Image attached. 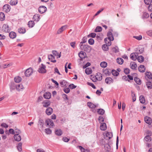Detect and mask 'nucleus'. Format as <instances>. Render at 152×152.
<instances>
[{"mask_svg": "<svg viewBox=\"0 0 152 152\" xmlns=\"http://www.w3.org/2000/svg\"><path fill=\"white\" fill-rule=\"evenodd\" d=\"M46 66L45 65L43 64H42L41 65L39 66L38 71L40 73H45L46 72V70L45 69Z\"/></svg>", "mask_w": 152, "mask_h": 152, "instance_id": "nucleus-1", "label": "nucleus"}, {"mask_svg": "<svg viewBox=\"0 0 152 152\" xmlns=\"http://www.w3.org/2000/svg\"><path fill=\"white\" fill-rule=\"evenodd\" d=\"M2 31L5 32H9L10 30L8 25L7 24H4L3 25L2 28Z\"/></svg>", "mask_w": 152, "mask_h": 152, "instance_id": "nucleus-2", "label": "nucleus"}, {"mask_svg": "<svg viewBox=\"0 0 152 152\" xmlns=\"http://www.w3.org/2000/svg\"><path fill=\"white\" fill-rule=\"evenodd\" d=\"M33 72V71L32 69L29 68L26 70L25 72V74L26 76L29 77L32 75Z\"/></svg>", "mask_w": 152, "mask_h": 152, "instance_id": "nucleus-3", "label": "nucleus"}, {"mask_svg": "<svg viewBox=\"0 0 152 152\" xmlns=\"http://www.w3.org/2000/svg\"><path fill=\"white\" fill-rule=\"evenodd\" d=\"M39 12L41 13L42 14L45 12L47 10L46 7L44 6H41L39 7Z\"/></svg>", "mask_w": 152, "mask_h": 152, "instance_id": "nucleus-4", "label": "nucleus"}, {"mask_svg": "<svg viewBox=\"0 0 152 152\" xmlns=\"http://www.w3.org/2000/svg\"><path fill=\"white\" fill-rule=\"evenodd\" d=\"M80 48L81 49L86 51H88L89 50L90 46L88 45H83L82 44L80 45Z\"/></svg>", "mask_w": 152, "mask_h": 152, "instance_id": "nucleus-5", "label": "nucleus"}, {"mask_svg": "<svg viewBox=\"0 0 152 152\" xmlns=\"http://www.w3.org/2000/svg\"><path fill=\"white\" fill-rule=\"evenodd\" d=\"M78 56L80 58V61H82L83 59L85 58L86 56V53L85 52L83 51H81L78 53Z\"/></svg>", "mask_w": 152, "mask_h": 152, "instance_id": "nucleus-6", "label": "nucleus"}, {"mask_svg": "<svg viewBox=\"0 0 152 152\" xmlns=\"http://www.w3.org/2000/svg\"><path fill=\"white\" fill-rule=\"evenodd\" d=\"M46 123L47 125H50V127H53L54 126V125L53 121L50 119H47L46 120Z\"/></svg>", "mask_w": 152, "mask_h": 152, "instance_id": "nucleus-7", "label": "nucleus"}, {"mask_svg": "<svg viewBox=\"0 0 152 152\" xmlns=\"http://www.w3.org/2000/svg\"><path fill=\"white\" fill-rule=\"evenodd\" d=\"M138 56V54L137 53H132L130 54V58L132 60L134 61L137 58Z\"/></svg>", "mask_w": 152, "mask_h": 152, "instance_id": "nucleus-8", "label": "nucleus"}, {"mask_svg": "<svg viewBox=\"0 0 152 152\" xmlns=\"http://www.w3.org/2000/svg\"><path fill=\"white\" fill-rule=\"evenodd\" d=\"M38 124L39 130H43L44 124V121L43 120L40 119L38 121Z\"/></svg>", "mask_w": 152, "mask_h": 152, "instance_id": "nucleus-9", "label": "nucleus"}, {"mask_svg": "<svg viewBox=\"0 0 152 152\" xmlns=\"http://www.w3.org/2000/svg\"><path fill=\"white\" fill-rule=\"evenodd\" d=\"M3 10L7 12H9L10 10V6L8 4H5L3 7Z\"/></svg>", "mask_w": 152, "mask_h": 152, "instance_id": "nucleus-10", "label": "nucleus"}, {"mask_svg": "<svg viewBox=\"0 0 152 152\" xmlns=\"http://www.w3.org/2000/svg\"><path fill=\"white\" fill-rule=\"evenodd\" d=\"M144 120L146 123L149 125L151 124L152 122L151 118L147 116L145 117Z\"/></svg>", "mask_w": 152, "mask_h": 152, "instance_id": "nucleus-11", "label": "nucleus"}, {"mask_svg": "<svg viewBox=\"0 0 152 152\" xmlns=\"http://www.w3.org/2000/svg\"><path fill=\"white\" fill-rule=\"evenodd\" d=\"M67 27V25H65L62 26L58 30L57 33L58 34H60L64 30H65Z\"/></svg>", "mask_w": 152, "mask_h": 152, "instance_id": "nucleus-12", "label": "nucleus"}, {"mask_svg": "<svg viewBox=\"0 0 152 152\" xmlns=\"http://www.w3.org/2000/svg\"><path fill=\"white\" fill-rule=\"evenodd\" d=\"M53 112V109L50 107H49L46 110V113L48 115H51Z\"/></svg>", "mask_w": 152, "mask_h": 152, "instance_id": "nucleus-13", "label": "nucleus"}, {"mask_svg": "<svg viewBox=\"0 0 152 152\" xmlns=\"http://www.w3.org/2000/svg\"><path fill=\"white\" fill-rule=\"evenodd\" d=\"M14 138L15 141L18 142L20 141L21 139L20 136L19 134H14Z\"/></svg>", "mask_w": 152, "mask_h": 152, "instance_id": "nucleus-14", "label": "nucleus"}, {"mask_svg": "<svg viewBox=\"0 0 152 152\" xmlns=\"http://www.w3.org/2000/svg\"><path fill=\"white\" fill-rule=\"evenodd\" d=\"M42 103L43 104V106L45 107H48L50 104V102L48 100H45L43 101Z\"/></svg>", "mask_w": 152, "mask_h": 152, "instance_id": "nucleus-15", "label": "nucleus"}, {"mask_svg": "<svg viewBox=\"0 0 152 152\" xmlns=\"http://www.w3.org/2000/svg\"><path fill=\"white\" fill-rule=\"evenodd\" d=\"M48 59L49 61L55 63L56 62V60L55 59V57L53 55L51 54L49 55Z\"/></svg>", "mask_w": 152, "mask_h": 152, "instance_id": "nucleus-16", "label": "nucleus"}, {"mask_svg": "<svg viewBox=\"0 0 152 152\" xmlns=\"http://www.w3.org/2000/svg\"><path fill=\"white\" fill-rule=\"evenodd\" d=\"M105 82L107 84H110L113 83V80L111 77H107L105 79Z\"/></svg>", "mask_w": 152, "mask_h": 152, "instance_id": "nucleus-17", "label": "nucleus"}, {"mask_svg": "<svg viewBox=\"0 0 152 152\" xmlns=\"http://www.w3.org/2000/svg\"><path fill=\"white\" fill-rule=\"evenodd\" d=\"M33 19L34 21L37 22L40 19V16L38 14H36L33 16Z\"/></svg>", "mask_w": 152, "mask_h": 152, "instance_id": "nucleus-18", "label": "nucleus"}, {"mask_svg": "<svg viewBox=\"0 0 152 152\" xmlns=\"http://www.w3.org/2000/svg\"><path fill=\"white\" fill-rule=\"evenodd\" d=\"M107 35L108 37V39L110 40L113 41L114 38L112 33L111 32L109 31L107 33Z\"/></svg>", "mask_w": 152, "mask_h": 152, "instance_id": "nucleus-19", "label": "nucleus"}, {"mask_svg": "<svg viewBox=\"0 0 152 152\" xmlns=\"http://www.w3.org/2000/svg\"><path fill=\"white\" fill-rule=\"evenodd\" d=\"M51 96V94L49 92H47L44 94L43 95L44 97L47 99H49L50 98Z\"/></svg>", "mask_w": 152, "mask_h": 152, "instance_id": "nucleus-20", "label": "nucleus"}, {"mask_svg": "<svg viewBox=\"0 0 152 152\" xmlns=\"http://www.w3.org/2000/svg\"><path fill=\"white\" fill-rule=\"evenodd\" d=\"M9 35L11 38L14 39L16 37V34L15 32L12 31L9 33Z\"/></svg>", "mask_w": 152, "mask_h": 152, "instance_id": "nucleus-21", "label": "nucleus"}, {"mask_svg": "<svg viewBox=\"0 0 152 152\" xmlns=\"http://www.w3.org/2000/svg\"><path fill=\"white\" fill-rule=\"evenodd\" d=\"M55 134L58 136H60L62 134V132L60 129H56L55 130Z\"/></svg>", "mask_w": 152, "mask_h": 152, "instance_id": "nucleus-22", "label": "nucleus"}, {"mask_svg": "<svg viewBox=\"0 0 152 152\" xmlns=\"http://www.w3.org/2000/svg\"><path fill=\"white\" fill-rule=\"evenodd\" d=\"M15 86H16L17 90L19 91H20L21 90L24 88V87L21 84H18L17 85H15Z\"/></svg>", "mask_w": 152, "mask_h": 152, "instance_id": "nucleus-23", "label": "nucleus"}, {"mask_svg": "<svg viewBox=\"0 0 152 152\" xmlns=\"http://www.w3.org/2000/svg\"><path fill=\"white\" fill-rule=\"evenodd\" d=\"M138 70L139 72H145V66L143 65H140L138 68Z\"/></svg>", "mask_w": 152, "mask_h": 152, "instance_id": "nucleus-24", "label": "nucleus"}, {"mask_svg": "<svg viewBox=\"0 0 152 152\" xmlns=\"http://www.w3.org/2000/svg\"><path fill=\"white\" fill-rule=\"evenodd\" d=\"M100 129L104 131L107 129L106 124L105 123H102L100 126Z\"/></svg>", "mask_w": 152, "mask_h": 152, "instance_id": "nucleus-25", "label": "nucleus"}, {"mask_svg": "<svg viewBox=\"0 0 152 152\" xmlns=\"http://www.w3.org/2000/svg\"><path fill=\"white\" fill-rule=\"evenodd\" d=\"M130 66L131 69H134L137 66V65L135 62H132L130 64Z\"/></svg>", "mask_w": 152, "mask_h": 152, "instance_id": "nucleus-26", "label": "nucleus"}, {"mask_svg": "<svg viewBox=\"0 0 152 152\" xmlns=\"http://www.w3.org/2000/svg\"><path fill=\"white\" fill-rule=\"evenodd\" d=\"M85 73L87 75L91 74L92 72L91 69L90 68H87L85 70Z\"/></svg>", "mask_w": 152, "mask_h": 152, "instance_id": "nucleus-27", "label": "nucleus"}, {"mask_svg": "<svg viewBox=\"0 0 152 152\" xmlns=\"http://www.w3.org/2000/svg\"><path fill=\"white\" fill-rule=\"evenodd\" d=\"M88 106L91 108H94L96 107V106L91 102L87 103Z\"/></svg>", "mask_w": 152, "mask_h": 152, "instance_id": "nucleus-28", "label": "nucleus"}, {"mask_svg": "<svg viewBox=\"0 0 152 152\" xmlns=\"http://www.w3.org/2000/svg\"><path fill=\"white\" fill-rule=\"evenodd\" d=\"M28 25L29 28H32L34 25V23L33 21L30 20L28 23Z\"/></svg>", "mask_w": 152, "mask_h": 152, "instance_id": "nucleus-29", "label": "nucleus"}, {"mask_svg": "<svg viewBox=\"0 0 152 152\" xmlns=\"http://www.w3.org/2000/svg\"><path fill=\"white\" fill-rule=\"evenodd\" d=\"M110 40H109V39L107 38H105L104 41L105 43L108 46H110L111 45V42Z\"/></svg>", "mask_w": 152, "mask_h": 152, "instance_id": "nucleus-30", "label": "nucleus"}, {"mask_svg": "<svg viewBox=\"0 0 152 152\" xmlns=\"http://www.w3.org/2000/svg\"><path fill=\"white\" fill-rule=\"evenodd\" d=\"M18 32L21 34H24L26 32V30L24 28H21L18 29Z\"/></svg>", "mask_w": 152, "mask_h": 152, "instance_id": "nucleus-31", "label": "nucleus"}, {"mask_svg": "<svg viewBox=\"0 0 152 152\" xmlns=\"http://www.w3.org/2000/svg\"><path fill=\"white\" fill-rule=\"evenodd\" d=\"M97 112L99 114L103 115L104 114L105 111L102 109H98Z\"/></svg>", "mask_w": 152, "mask_h": 152, "instance_id": "nucleus-32", "label": "nucleus"}, {"mask_svg": "<svg viewBox=\"0 0 152 152\" xmlns=\"http://www.w3.org/2000/svg\"><path fill=\"white\" fill-rule=\"evenodd\" d=\"M140 101L141 103L143 104L145 102V100L144 96L142 95H141L140 96Z\"/></svg>", "mask_w": 152, "mask_h": 152, "instance_id": "nucleus-33", "label": "nucleus"}, {"mask_svg": "<svg viewBox=\"0 0 152 152\" xmlns=\"http://www.w3.org/2000/svg\"><path fill=\"white\" fill-rule=\"evenodd\" d=\"M15 81L16 83H19L20 82L22 78L20 77H16L14 78Z\"/></svg>", "mask_w": 152, "mask_h": 152, "instance_id": "nucleus-34", "label": "nucleus"}, {"mask_svg": "<svg viewBox=\"0 0 152 152\" xmlns=\"http://www.w3.org/2000/svg\"><path fill=\"white\" fill-rule=\"evenodd\" d=\"M117 62L119 64H122L124 62V60L121 58H118L116 60Z\"/></svg>", "mask_w": 152, "mask_h": 152, "instance_id": "nucleus-35", "label": "nucleus"}, {"mask_svg": "<svg viewBox=\"0 0 152 152\" xmlns=\"http://www.w3.org/2000/svg\"><path fill=\"white\" fill-rule=\"evenodd\" d=\"M135 82L137 84L140 85L141 83V80L138 78L135 77L134 79Z\"/></svg>", "mask_w": 152, "mask_h": 152, "instance_id": "nucleus-36", "label": "nucleus"}, {"mask_svg": "<svg viewBox=\"0 0 152 152\" xmlns=\"http://www.w3.org/2000/svg\"><path fill=\"white\" fill-rule=\"evenodd\" d=\"M137 59L139 62H142L143 61L144 58L143 56H140L137 57Z\"/></svg>", "mask_w": 152, "mask_h": 152, "instance_id": "nucleus-37", "label": "nucleus"}, {"mask_svg": "<svg viewBox=\"0 0 152 152\" xmlns=\"http://www.w3.org/2000/svg\"><path fill=\"white\" fill-rule=\"evenodd\" d=\"M106 136L108 137L109 139H110L113 137V134L111 132H108L106 134Z\"/></svg>", "mask_w": 152, "mask_h": 152, "instance_id": "nucleus-38", "label": "nucleus"}, {"mask_svg": "<svg viewBox=\"0 0 152 152\" xmlns=\"http://www.w3.org/2000/svg\"><path fill=\"white\" fill-rule=\"evenodd\" d=\"M102 49L104 51H107L108 49V45L107 44H104L102 46Z\"/></svg>", "mask_w": 152, "mask_h": 152, "instance_id": "nucleus-39", "label": "nucleus"}, {"mask_svg": "<svg viewBox=\"0 0 152 152\" xmlns=\"http://www.w3.org/2000/svg\"><path fill=\"white\" fill-rule=\"evenodd\" d=\"M52 53L53 55L56 56H58V58H60L61 57L60 54H59L55 50H53L52 51Z\"/></svg>", "mask_w": 152, "mask_h": 152, "instance_id": "nucleus-40", "label": "nucleus"}, {"mask_svg": "<svg viewBox=\"0 0 152 152\" xmlns=\"http://www.w3.org/2000/svg\"><path fill=\"white\" fill-rule=\"evenodd\" d=\"M18 3L17 0H11L10 1V4L11 5H15Z\"/></svg>", "mask_w": 152, "mask_h": 152, "instance_id": "nucleus-41", "label": "nucleus"}, {"mask_svg": "<svg viewBox=\"0 0 152 152\" xmlns=\"http://www.w3.org/2000/svg\"><path fill=\"white\" fill-rule=\"evenodd\" d=\"M131 95L132 96V100L133 102H134L136 100V97L135 96V95L134 93V92L133 91H131Z\"/></svg>", "mask_w": 152, "mask_h": 152, "instance_id": "nucleus-42", "label": "nucleus"}, {"mask_svg": "<svg viewBox=\"0 0 152 152\" xmlns=\"http://www.w3.org/2000/svg\"><path fill=\"white\" fill-rule=\"evenodd\" d=\"M100 66L101 67L103 68H105L107 66V63L104 61L101 62L100 64Z\"/></svg>", "mask_w": 152, "mask_h": 152, "instance_id": "nucleus-43", "label": "nucleus"}, {"mask_svg": "<svg viewBox=\"0 0 152 152\" xmlns=\"http://www.w3.org/2000/svg\"><path fill=\"white\" fill-rule=\"evenodd\" d=\"M102 28L101 27L99 26H97L95 30V32H100L102 31Z\"/></svg>", "mask_w": 152, "mask_h": 152, "instance_id": "nucleus-44", "label": "nucleus"}, {"mask_svg": "<svg viewBox=\"0 0 152 152\" xmlns=\"http://www.w3.org/2000/svg\"><path fill=\"white\" fill-rule=\"evenodd\" d=\"M146 76L149 79H152V74L150 72H147L146 73Z\"/></svg>", "mask_w": 152, "mask_h": 152, "instance_id": "nucleus-45", "label": "nucleus"}, {"mask_svg": "<svg viewBox=\"0 0 152 152\" xmlns=\"http://www.w3.org/2000/svg\"><path fill=\"white\" fill-rule=\"evenodd\" d=\"M45 132L48 134H50L52 133L51 130L49 128L46 129H45Z\"/></svg>", "mask_w": 152, "mask_h": 152, "instance_id": "nucleus-46", "label": "nucleus"}, {"mask_svg": "<svg viewBox=\"0 0 152 152\" xmlns=\"http://www.w3.org/2000/svg\"><path fill=\"white\" fill-rule=\"evenodd\" d=\"M5 15L2 12L0 13V20L3 21L5 18Z\"/></svg>", "mask_w": 152, "mask_h": 152, "instance_id": "nucleus-47", "label": "nucleus"}, {"mask_svg": "<svg viewBox=\"0 0 152 152\" xmlns=\"http://www.w3.org/2000/svg\"><path fill=\"white\" fill-rule=\"evenodd\" d=\"M145 140L147 142H150L151 140V138L149 135H147L144 138Z\"/></svg>", "mask_w": 152, "mask_h": 152, "instance_id": "nucleus-48", "label": "nucleus"}, {"mask_svg": "<svg viewBox=\"0 0 152 152\" xmlns=\"http://www.w3.org/2000/svg\"><path fill=\"white\" fill-rule=\"evenodd\" d=\"M112 50L113 52L115 53H117L119 51L118 48L117 46L113 48Z\"/></svg>", "mask_w": 152, "mask_h": 152, "instance_id": "nucleus-49", "label": "nucleus"}, {"mask_svg": "<svg viewBox=\"0 0 152 152\" xmlns=\"http://www.w3.org/2000/svg\"><path fill=\"white\" fill-rule=\"evenodd\" d=\"M22 143L21 142H20L18 143V146H17V148L18 150L20 151H22Z\"/></svg>", "mask_w": 152, "mask_h": 152, "instance_id": "nucleus-50", "label": "nucleus"}, {"mask_svg": "<svg viewBox=\"0 0 152 152\" xmlns=\"http://www.w3.org/2000/svg\"><path fill=\"white\" fill-rule=\"evenodd\" d=\"M77 148H79V149L81 150L82 152H86V150L84 148H83L81 146H77Z\"/></svg>", "mask_w": 152, "mask_h": 152, "instance_id": "nucleus-51", "label": "nucleus"}, {"mask_svg": "<svg viewBox=\"0 0 152 152\" xmlns=\"http://www.w3.org/2000/svg\"><path fill=\"white\" fill-rule=\"evenodd\" d=\"M146 85L148 89H151L152 88L151 83L150 82H147Z\"/></svg>", "mask_w": 152, "mask_h": 152, "instance_id": "nucleus-52", "label": "nucleus"}, {"mask_svg": "<svg viewBox=\"0 0 152 152\" xmlns=\"http://www.w3.org/2000/svg\"><path fill=\"white\" fill-rule=\"evenodd\" d=\"M70 46L73 48H75L76 47V42H72L70 43Z\"/></svg>", "mask_w": 152, "mask_h": 152, "instance_id": "nucleus-53", "label": "nucleus"}, {"mask_svg": "<svg viewBox=\"0 0 152 152\" xmlns=\"http://www.w3.org/2000/svg\"><path fill=\"white\" fill-rule=\"evenodd\" d=\"M112 73L113 75L116 76H117L119 74V73L115 70H113Z\"/></svg>", "mask_w": 152, "mask_h": 152, "instance_id": "nucleus-54", "label": "nucleus"}, {"mask_svg": "<svg viewBox=\"0 0 152 152\" xmlns=\"http://www.w3.org/2000/svg\"><path fill=\"white\" fill-rule=\"evenodd\" d=\"M88 42L90 45H92L94 43V40L93 39L91 38L88 40Z\"/></svg>", "mask_w": 152, "mask_h": 152, "instance_id": "nucleus-55", "label": "nucleus"}, {"mask_svg": "<svg viewBox=\"0 0 152 152\" xmlns=\"http://www.w3.org/2000/svg\"><path fill=\"white\" fill-rule=\"evenodd\" d=\"M149 14L148 13L146 12H145L144 13L143 15V17L145 18H148V17H149Z\"/></svg>", "mask_w": 152, "mask_h": 152, "instance_id": "nucleus-56", "label": "nucleus"}, {"mask_svg": "<svg viewBox=\"0 0 152 152\" xmlns=\"http://www.w3.org/2000/svg\"><path fill=\"white\" fill-rule=\"evenodd\" d=\"M64 91L65 93L67 94L70 92V90L69 88H64Z\"/></svg>", "mask_w": 152, "mask_h": 152, "instance_id": "nucleus-57", "label": "nucleus"}, {"mask_svg": "<svg viewBox=\"0 0 152 152\" xmlns=\"http://www.w3.org/2000/svg\"><path fill=\"white\" fill-rule=\"evenodd\" d=\"M96 34L94 33H92L88 35V37H91L92 38H94L95 37Z\"/></svg>", "mask_w": 152, "mask_h": 152, "instance_id": "nucleus-58", "label": "nucleus"}, {"mask_svg": "<svg viewBox=\"0 0 152 152\" xmlns=\"http://www.w3.org/2000/svg\"><path fill=\"white\" fill-rule=\"evenodd\" d=\"M144 1L146 4L149 5L151 3L152 0H144Z\"/></svg>", "mask_w": 152, "mask_h": 152, "instance_id": "nucleus-59", "label": "nucleus"}, {"mask_svg": "<svg viewBox=\"0 0 152 152\" xmlns=\"http://www.w3.org/2000/svg\"><path fill=\"white\" fill-rule=\"evenodd\" d=\"M62 97L65 100H68L67 95L65 94H63Z\"/></svg>", "mask_w": 152, "mask_h": 152, "instance_id": "nucleus-60", "label": "nucleus"}, {"mask_svg": "<svg viewBox=\"0 0 152 152\" xmlns=\"http://www.w3.org/2000/svg\"><path fill=\"white\" fill-rule=\"evenodd\" d=\"M69 87L71 89H73L75 88L76 87V86L74 85V84H72L69 85Z\"/></svg>", "mask_w": 152, "mask_h": 152, "instance_id": "nucleus-61", "label": "nucleus"}, {"mask_svg": "<svg viewBox=\"0 0 152 152\" xmlns=\"http://www.w3.org/2000/svg\"><path fill=\"white\" fill-rule=\"evenodd\" d=\"M60 84L62 87H64L66 85V83L64 80H63L61 81Z\"/></svg>", "mask_w": 152, "mask_h": 152, "instance_id": "nucleus-62", "label": "nucleus"}, {"mask_svg": "<svg viewBox=\"0 0 152 152\" xmlns=\"http://www.w3.org/2000/svg\"><path fill=\"white\" fill-rule=\"evenodd\" d=\"M129 69L128 68H126L124 69V72L126 74H128L129 73Z\"/></svg>", "mask_w": 152, "mask_h": 152, "instance_id": "nucleus-63", "label": "nucleus"}, {"mask_svg": "<svg viewBox=\"0 0 152 152\" xmlns=\"http://www.w3.org/2000/svg\"><path fill=\"white\" fill-rule=\"evenodd\" d=\"M148 35L151 37H152V30H150L147 32Z\"/></svg>", "mask_w": 152, "mask_h": 152, "instance_id": "nucleus-64", "label": "nucleus"}]
</instances>
